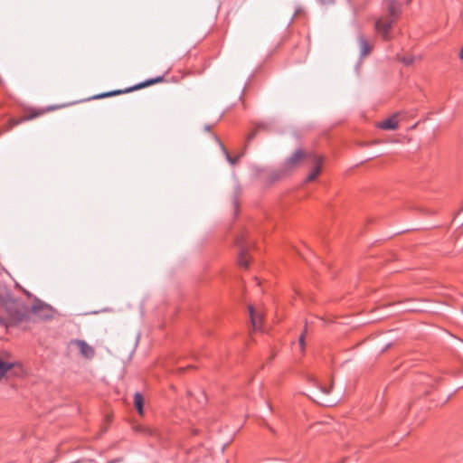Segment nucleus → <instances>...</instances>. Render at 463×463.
Instances as JSON below:
<instances>
[{
  "mask_svg": "<svg viewBox=\"0 0 463 463\" xmlns=\"http://www.w3.org/2000/svg\"><path fill=\"white\" fill-rule=\"evenodd\" d=\"M28 309L8 291H0V319L9 324L21 325L27 322Z\"/></svg>",
  "mask_w": 463,
  "mask_h": 463,
  "instance_id": "1",
  "label": "nucleus"
},
{
  "mask_svg": "<svg viewBox=\"0 0 463 463\" xmlns=\"http://www.w3.org/2000/svg\"><path fill=\"white\" fill-rule=\"evenodd\" d=\"M29 317L27 318V321L33 320H49L52 318L54 315L53 308L42 302L35 303L31 310H28Z\"/></svg>",
  "mask_w": 463,
  "mask_h": 463,
  "instance_id": "2",
  "label": "nucleus"
},
{
  "mask_svg": "<svg viewBox=\"0 0 463 463\" xmlns=\"http://www.w3.org/2000/svg\"><path fill=\"white\" fill-rule=\"evenodd\" d=\"M69 345L84 359L91 360L96 354L95 348L83 339H72Z\"/></svg>",
  "mask_w": 463,
  "mask_h": 463,
  "instance_id": "3",
  "label": "nucleus"
},
{
  "mask_svg": "<svg viewBox=\"0 0 463 463\" xmlns=\"http://www.w3.org/2000/svg\"><path fill=\"white\" fill-rule=\"evenodd\" d=\"M309 157L312 160V170L311 172L307 175L305 182L306 183H311L314 182L317 177L321 174L323 164H324V157L320 155L317 154H310Z\"/></svg>",
  "mask_w": 463,
  "mask_h": 463,
  "instance_id": "4",
  "label": "nucleus"
},
{
  "mask_svg": "<svg viewBox=\"0 0 463 463\" xmlns=\"http://www.w3.org/2000/svg\"><path fill=\"white\" fill-rule=\"evenodd\" d=\"M302 149L295 150L284 162V167L286 170H293L298 167L306 157H309Z\"/></svg>",
  "mask_w": 463,
  "mask_h": 463,
  "instance_id": "5",
  "label": "nucleus"
},
{
  "mask_svg": "<svg viewBox=\"0 0 463 463\" xmlns=\"http://www.w3.org/2000/svg\"><path fill=\"white\" fill-rule=\"evenodd\" d=\"M164 80V78L163 77H156L155 79H151V80H146L144 82H141L130 89H128L126 90H115V91H111V92H107V93H102V94H99L98 95L96 98L98 99H102V98H106V97H110V96H114V95H118V94H121V93H125V92H129V91H132V90H139V89H142V88H146V87H148L152 84H155V83H159V82H162Z\"/></svg>",
  "mask_w": 463,
  "mask_h": 463,
  "instance_id": "6",
  "label": "nucleus"
},
{
  "mask_svg": "<svg viewBox=\"0 0 463 463\" xmlns=\"http://www.w3.org/2000/svg\"><path fill=\"white\" fill-rule=\"evenodd\" d=\"M394 20L389 17L380 18L375 23L376 31L383 37V39H389V31L392 28Z\"/></svg>",
  "mask_w": 463,
  "mask_h": 463,
  "instance_id": "7",
  "label": "nucleus"
},
{
  "mask_svg": "<svg viewBox=\"0 0 463 463\" xmlns=\"http://www.w3.org/2000/svg\"><path fill=\"white\" fill-rule=\"evenodd\" d=\"M248 309L250 313L252 329L255 331L260 330L261 328V325L264 319L263 313L256 310L255 307L251 305L248 307Z\"/></svg>",
  "mask_w": 463,
  "mask_h": 463,
  "instance_id": "8",
  "label": "nucleus"
},
{
  "mask_svg": "<svg viewBox=\"0 0 463 463\" xmlns=\"http://www.w3.org/2000/svg\"><path fill=\"white\" fill-rule=\"evenodd\" d=\"M378 128L385 130H395L399 127V121L397 115H392L389 118H386L376 125Z\"/></svg>",
  "mask_w": 463,
  "mask_h": 463,
  "instance_id": "9",
  "label": "nucleus"
},
{
  "mask_svg": "<svg viewBox=\"0 0 463 463\" xmlns=\"http://www.w3.org/2000/svg\"><path fill=\"white\" fill-rule=\"evenodd\" d=\"M7 354L0 355V381L5 376L8 371L15 366V363L5 358Z\"/></svg>",
  "mask_w": 463,
  "mask_h": 463,
  "instance_id": "10",
  "label": "nucleus"
},
{
  "mask_svg": "<svg viewBox=\"0 0 463 463\" xmlns=\"http://www.w3.org/2000/svg\"><path fill=\"white\" fill-rule=\"evenodd\" d=\"M359 46L362 56L368 55L372 50V45H370L367 40L364 37L359 38Z\"/></svg>",
  "mask_w": 463,
  "mask_h": 463,
  "instance_id": "11",
  "label": "nucleus"
},
{
  "mask_svg": "<svg viewBox=\"0 0 463 463\" xmlns=\"http://www.w3.org/2000/svg\"><path fill=\"white\" fill-rule=\"evenodd\" d=\"M134 404L137 412L140 415H143V406H144V399L139 392H136L134 395Z\"/></svg>",
  "mask_w": 463,
  "mask_h": 463,
  "instance_id": "12",
  "label": "nucleus"
},
{
  "mask_svg": "<svg viewBox=\"0 0 463 463\" xmlns=\"http://www.w3.org/2000/svg\"><path fill=\"white\" fill-rule=\"evenodd\" d=\"M44 113V110H37V109H30L23 118V120H32L39 116H42Z\"/></svg>",
  "mask_w": 463,
  "mask_h": 463,
  "instance_id": "13",
  "label": "nucleus"
},
{
  "mask_svg": "<svg viewBox=\"0 0 463 463\" xmlns=\"http://www.w3.org/2000/svg\"><path fill=\"white\" fill-rule=\"evenodd\" d=\"M388 12L390 14L389 18L395 20L399 14V10H398L395 3H393V2L390 3V5H388Z\"/></svg>",
  "mask_w": 463,
  "mask_h": 463,
  "instance_id": "14",
  "label": "nucleus"
},
{
  "mask_svg": "<svg viewBox=\"0 0 463 463\" xmlns=\"http://www.w3.org/2000/svg\"><path fill=\"white\" fill-rule=\"evenodd\" d=\"M397 59L406 66L412 65L415 61L413 55L398 56Z\"/></svg>",
  "mask_w": 463,
  "mask_h": 463,
  "instance_id": "15",
  "label": "nucleus"
},
{
  "mask_svg": "<svg viewBox=\"0 0 463 463\" xmlns=\"http://www.w3.org/2000/svg\"><path fill=\"white\" fill-rule=\"evenodd\" d=\"M238 262L241 267L247 268L249 266V260L244 251L240 253Z\"/></svg>",
  "mask_w": 463,
  "mask_h": 463,
  "instance_id": "16",
  "label": "nucleus"
},
{
  "mask_svg": "<svg viewBox=\"0 0 463 463\" xmlns=\"http://www.w3.org/2000/svg\"><path fill=\"white\" fill-rule=\"evenodd\" d=\"M333 381L331 380L329 387L321 386L320 392L324 395H328L331 392V390L333 388Z\"/></svg>",
  "mask_w": 463,
  "mask_h": 463,
  "instance_id": "17",
  "label": "nucleus"
},
{
  "mask_svg": "<svg viewBox=\"0 0 463 463\" xmlns=\"http://www.w3.org/2000/svg\"><path fill=\"white\" fill-rule=\"evenodd\" d=\"M306 331H307V329H305L304 333L300 335L299 340H298L301 351H304V347H305V334H306Z\"/></svg>",
  "mask_w": 463,
  "mask_h": 463,
  "instance_id": "18",
  "label": "nucleus"
},
{
  "mask_svg": "<svg viewBox=\"0 0 463 463\" xmlns=\"http://www.w3.org/2000/svg\"><path fill=\"white\" fill-rule=\"evenodd\" d=\"M223 151L224 153L226 154V156H227V159L228 161L231 163V164H235L237 161H238V157H232L229 153L227 152V150L225 148H223Z\"/></svg>",
  "mask_w": 463,
  "mask_h": 463,
  "instance_id": "19",
  "label": "nucleus"
},
{
  "mask_svg": "<svg viewBox=\"0 0 463 463\" xmlns=\"http://www.w3.org/2000/svg\"><path fill=\"white\" fill-rule=\"evenodd\" d=\"M317 402L325 405H329L331 403V401L324 397H318Z\"/></svg>",
  "mask_w": 463,
  "mask_h": 463,
  "instance_id": "20",
  "label": "nucleus"
},
{
  "mask_svg": "<svg viewBox=\"0 0 463 463\" xmlns=\"http://www.w3.org/2000/svg\"><path fill=\"white\" fill-rule=\"evenodd\" d=\"M256 136V130L250 132L248 137H247V141H250L252 138H254V137Z\"/></svg>",
  "mask_w": 463,
  "mask_h": 463,
  "instance_id": "21",
  "label": "nucleus"
},
{
  "mask_svg": "<svg viewBox=\"0 0 463 463\" xmlns=\"http://www.w3.org/2000/svg\"><path fill=\"white\" fill-rule=\"evenodd\" d=\"M22 121H24V120H23V118H22V119H20V120H14H14H12V121H11V124H12L13 126H16V125H18V124H19L20 122H22Z\"/></svg>",
  "mask_w": 463,
  "mask_h": 463,
  "instance_id": "22",
  "label": "nucleus"
},
{
  "mask_svg": "<svg viewBox=\"0 0 463 463\" xmlns=\"http://www.w3.org/2000/svg\"><path fill=\"white\" fill-rule=\"evenodd\" d=\"M459 57L463 61V47H462V50H461V52L459 53Z\"/></svg>",
  "mask_w": 463,
  "mask_h": 463,
  "instance_id": "23",
  "label": "nucleus"
},
{
  "mask_svg": "<svg viewBox=\"0 0 463 463\" xmlns=\"http://www.w3.org/2000/svg\"><path fill=\"white\" fill-rule=\"evenodd\" d=\"M263 128V125L262 124H260L257 126V128Z\"/></svg>",
  "mask_w": 463,
  "mask_h": 463,
  "instance_id": "24",
  "label": "nucleus"
}]
</instances>
